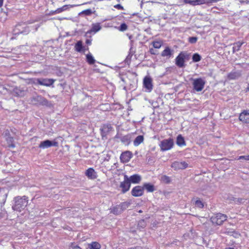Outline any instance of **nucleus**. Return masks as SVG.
Instances as JSON below:
<instances>
[{
    "instance_id": "obj_39",
    "label": "nucleus",
    "mask_w": 249,
    "mask_h": 249,
    "mask_svg": "<svg viewBox=\"0 0 249 249\" xmlns=\"http://www.w3.org/2000/svg\"><path fill=\"white\" fill-rule=\"evenodd\" d=\"M70 249H82L79 246L74 243H71L70 246Z\"/></svg>"
},
{
    "instance_id": "obj_38",
    "label": "nucleus",
    "mask_w": 249,
    "mask_h": 249,
    "mask_svg": "<svg viewBox=\"0 0 249 249\" xmlns=\"http://www.w3.org/2000/svg\"><path fill=\"white\" fill-rule=\"evenodd\" d=\"M92 14L91 10L90 9H86L82 11L80 14H84L87 16L90 15Z\"/></svg>"
},
{
    "instance_id": "obj_32",
    "label": "nucleus",
    "mask_w": 249,
    "mask_h": 249,
    "mask_svg": "<svg viewBox=\"0 0 249 249\" xmlns=\"http://www.w3.org/2000/svg\"><path fill=\"white\" fill-rule=\"evenodd\" d=\"M201 56L197 53H195L193 55L192 59L194 62H199L201 60Z\"/></svg>"
},
{
    "instance_id": "obj_37",
    "label": "nucleus",
    "mask_w": 249,
    "mask_h": 249,
    "mask_svg": "<svg viewBox=\"0 0 249 249\" xmlns=\"http://www.w3.org/2000/svg\"><path fill=\"white\" fill-rule=\"evenodd\" d=\"M198 38L196 36L190 37L188 38V41L191 44H195L197 41Z\"/></svg>"
},
{
    "instance_id": "obj_28",
    "label": "nucleus",
    "mask_w": 249,
    "mask_h": 249,
    "mask_svg": "<svg viewBox=\"0 0 249 249\" xmlns=\"http://www.w3.org/2000/svg\"><path fill=\"white\" fill-rule=\"evenodd\" d=\"M88 247L90 249H100L101 248L100 244L95 241L89 244Z\"/></svg>"
},
{
    "instance_id": "obj_5",
    "label": "nucleus",
    "mask_w": 249,
    "mask_h": 249,
    "mask_svg": "<svg viewBox=\"0 0 249 249\" xmlns=\"http://www.w3.org/2000/svg\"><path fill=\"white\" fill-rule=\"evenodd\" d=\"M174 145V140L172 138L161 141L159 146L161 151H166L171 149Z\"/></svg>"
},
{
    "instance_id": "obj_33",
    "label": "nucleus",
    "mask_w": 249,
    "mask_h": 249,
    "mask_svg": "<svg viewBox=\"0 0 249 249\" xmlns=\"http://www.w3.org/2000/svg\"><path fill=\"white\" fill-rule=\"evenodd\" d=\"M194 204L196 207L198 208H203L204 207L203 202L199 199L195 200Z\"/></svg>"
},
{
    "instance_id": "obj_15",
    "label": "nucleus",
    "mask_w": 249,
    "mask_h": 249,
    "mask_svg": "<svg viewBox=\"0 0 249 249\" xmlns=\"http://www.w3.org/2000/svg\"><path fill=\"white\" fill-rule=\"evenodd\" d=\"M132 157V153L131 152L126 151L123 152L120 155V160L122 162H128Z\"/></svg>"
},
{
    "instance_id": "obj_21",
    "label": "nucleus",
    "mask_w": 249,
    "mask_h": 249,
    "mask_svg": "<svg viewBox=\"0 0 249 249\" xmlns=\"http://www.w3.org/2000/svg\"><path fill=\"white\" fill-rule=\"evenodd\" d=\"M143 190L145 189L147 192L152 193L155 191V186L150 183H145L143 184Z\"/></svg>"
},
{
    "instance_id": "obj_25",
    "label": "nucleus",
    "mask_w": 249,
    "mask_h": 249,
    "mask_svg": "<svg viewBox=\"0 0 249 249\" xmlns=\"http://www.w3.org/2000/svg\"><path fill=\"white\" fill-rule=\"evenodd\" d=\"M240 74L236 71H231L228 74L227 78L229 80H234L240 76Z\"/></svg>"
},
{
    "instance_id": "obj_10",
    "label": "nucleus",
    "mask_w": 249,
    "mask_h": 249,
    "mask_svg": "<svg viewBox=\"0 0 249 249\" xmlns=\"http://www.w3.org/2000/svg\"><path fill=\"white\" fill-rule=\"evenodd\" d=\"M131 194L134 197L141 196L144 194L143 187L140 185L136 186L132 189Z\"/></svg>"
},
{
    "instance_id": "obj_4",
    "label": "nucleus",
    "mask_w": 249,
    "mask_h": 249,
    "mask_svg": "<svg viewBox=\"0 0 249 249\" xmlns=\"http://www.w3.org/2000/svg\"><path fill=\"white\" fill-rule=\"evenodd\" d=\"M29 32V28L25 23L17 24L13 29V34L15 35L21 34H27Z\"/></svg>"
},
{
    "instance_id": "obj_48",
    "label": "nucleus",
    "mask_w": 249,
    "mask_h": 249,
    "mask_svg": "<svg viewBox=\"0 0 249 249\" xmlns=\"http://www.w3.org/2000/svg\"><path fill=\"white\" fill-rule=\"evenodd\" d=\"M88 2H85L84 3H83L82 4H87Z\"/></svg>"
},
{
    "instance_id": "obj_41",
    "label": "nucleus",
    "mask_w": 249,
    "mask_h": 249,
    "mask_svg": "<svg viewBox=\"0 0 249 249\" xmlns=\"http://www.w3.org/2000/svg\"><path fill=\"white\" fill-rule=\"evenodd\" d=\"M237 160H249V155L239 156Z\"/></svg>"
},
{
    "instance_id": "obj_1",
    "label": "nucleus",
    "mask_w": 249,
    "mask_h": 249,
    "mask_svg": "<svg viewBox=\"0 0 249 249\" xmlns=\"http://www.w3.org/2000/svg\"><path fill=\"white\" fill-rule=\"evenodd\" d=\"M15 204L13 207V208L15 211L20 212L28 205V197L25 196L22 197L17 196L15 197Z\"/></svg>"
},
{
    "instance_id": "obj_6",
    "label": "nucleus",
    "mask_w": 249,
    "mask_h": 249,
    "mask_svg": "<svg viewBox=\"0 0 249 249\" xmlns=\"http://www.w3.org/2000/svg\"><path fill=\"white\" fill-rule=\"evenodd\" d=\"M192 80L193 89L197 92L202 91L206 83L205 80L202 78H197Z\"/></svg>"
},
{
    "instance_id": "obj_47",
    "label": "nucleus",
    "mask_w": 249,
    "mask_h": 249,
    "mask_svg": "<svg viewBox=\"0 0 249 249\" xmlns=\"http://www.w3.org/2000/svg\"><path fill=\"white\" fill-rule=\"evenodd\" d=\"M142 210H140V211H139V213H142Z\"/></svg>"
},
{
    "instance_id": "obj_9",
    "label": "nucleus",
    "mask_w": 249,
    "mask_h": 249,
    "mask_svg": "<svg viewBox=\"0 0 249 249\" xmlns=\"http://www.w3.org/2000/svg\"><path fill=\"white\" fill-rule=\"evenodd\" d=\"M238 119L244 124H249V110L244 109L239 114Z\"/></svg>"
},
{
    "instance_id": "obj_45",
    "label": "nucleus",
    "mask_w": 249,
    "mask_h": 249,
    "mask_svg": "<svg viewBox=\"0 0 249 249\" xmlns=\"http://www.w3.org/2000/svg\"><path fill=\"white\" fill-rule=\"evenodd\" d=\"M3 0H0V7H1L3 5Z\"/></svg>"
},
{
    "instance_id": "obj_29",
    "label": "nucleus",
    "mask_w": 249,
    "mask_h": 249,
    "mask_svg": "<svg viewBox=\"0 0 249 249\" xmlns=\"http://www.w3.org/2000/svg\"><path fill=\"white\" fill-rule=\"evenodd\" d=\"M84 47L83 46L82 41L79 40L75 44L74 46V49L77 52H81L83 51Z\"/></svg>"
},
{
    "instance_id": "obj_19",
    "label": "nucleus",
    "mask_w": 249,
    "mask_h": 249,
    "mask_svg": "<svg viewBox=\"0 0 249 249\" xmlns=\"http://www.w3.org/2000/svg\"><path fill=\"white\" fill-rule=\"evenodd\" d=\"M81 5V4L73 5H63L62 7H60V8H57V9H56L54 11H52L51 14L52 15L59 14V13H60L62 12L63 11H64L67 10L68 9L69 7H73L74 6H79V5Z\"/></svg>"
},
{
    "instance_id": "obj_17",
    "label": "nucleus",
    "mask_w": 249,
    "mask_h": 249,
    "mask_svg": "<svg viewBox=\"0 0 249 249\" xmlns=\"http://www.w3.org/2000/svg\"><path fill=\"white\" fill-rule=\"evenodd\" d=\"M174 51L169 47H166L161 53V56L169 59L173 54Z\"/></svg>"
},
{
    "instance_id": "obj_12",
    "label": "nucleus",
    "mask_w": 249,
    "mask_h": 249,
    "mask_svg": "<svg viewBox=\"0 0 249 249\" xmlns=\"http://www.w3.org/2000/svg\"><path fill=\"white\" fill-rule=\"evenodd\" d=\"M171 167L176 170H183L188 167V164L184 161H176L172 164Z\"/></svg>"
},
{
    "instance_id": "obj_16",
    "label": "nucleus",
    "mask_w": 249,
    "mask_h": 249,
    "mask_svg": "<svg viewBox=\"0 0 249 249\" xmlns=\"http://www.w3.org/2000/svg\"><path fill=\"white\" fill-rule=\"evenodd\" d=\"M85 175L91 179H96L97 177V173L93 168H88L85 172Z\"/></svg>"
},
{
    "instance_id": "obj_22",
    "label": "nucleus",
    "mask_w": 249,
    "mask_h": 249,
    "mask_svg": "<svg viewBox=\"0 0 249 249\" xmlns=\"http://www.w3.org/2000/svg\"><path fill=\"white\" fill-rule=\"evenodd\" d=\"M176 143L178 146L180 147L186 145V142L184 139L180 134L177 136Z\"/></svg>"
},
{
    "instance_id": "obj_35",
    "label": "nucleus",
    "mask_w": 249,
    "mask_h": 249,
    "mask_svg": "<svg viewBox=\"0 0 249 249\" xmlns=\"http://www.w3.org/2000/svg\"><path fill=\"white\" fill-rule=\"evenodd\" d=\"M108 125H104L103 127L100 129L102 136H105L106 135V132L108 130Z\"/></svg>"
},
{
    "instance_id": "obj_34",
    "label": "nucleus",
    "mask_w": 249,
    "mask_h": 249,
    "mask_svg": "<svg viewBox=\"0 0 249 249\" xmlns=\"http://www.w3.org/2000/svg\"><path fill=\"white\" fill-rule=\"evenodd\" d=\"M161 181L165 183L168 184L171 182V179L170 177L166 175H163L161 177Z\"/></svg>"
},
{
    "instance_id": "obj_20",
    "label": "nucleus",
    "mask_w": 249,
    "mask_h": 249,
    "mask_svg": "<svg viewBox=\"0 0 249 249\" xmlns=\"http://www.w3.org/2000/svg\"><path fill=\"white\" fill-rule=\"evenodd\" d=\"M7 137L6 138V141L8 145V147L9 148H14L15 147V144L14 143V138L13 137L11 136L9 131H8V133H5Z\"/></svg>"
},
{
    "instance_id": "obj_7",
    "label": "nucleus",
    "mask_w": 249,
    "mask_h": 249,
    "mask_svg": "<svg viewBox=\"0 0 249 249\" xmlns=\"http://www.w3.org/2000/svg\"><path fill=\"white\" fill-rule=\"evenodd\" d=\"M129 182L128 179V176L126 175H124V179L123 181L120 182L119 185L122 194H125L129 190L131 187V184Z\"/></svg>"
},
{
    "instance_id": "obj_3",
    "label": "nucleus",
    "mask_w": 249,
    "mask_h": 249,
    "mask_svg": "<svg viewBox=\"0 0 249 249\" xmlns=\"http://www.w3.org/2000/svg\"><path fill=\"white\" fill-rule=\"evenodd\" d=\"M227 216L226 214L217 213L213 214L210 220L213 224L215 225H221L227 220Z\"/></svg>"
},
{
    "instance_id": "obj_13",
    "label": "nucleus",
    "mask_w": 249,
    "mask_h": 249,
    "mask_svg": "<svg viewBox=\"0 0 249 249\" xmlns=\"http://www.w3.org/2000/svg\"><path fill=\"white\" fill-rule=\"evenodd\" d=\"M58 143L57 142L55 141L52 142L49 140H47L41 142L39 145V147L40 148L44 149L50 147L52 146H58Z\"/></svg>"
},
{
    "instance_id": "obj_8",
    "label": "nucleus",
    "mask_w": 249,
    "mask_h": 249,
    "mask_svg": "<svg viewBox=\"0 0 249 249\" xmlns=\"http://www.w3.org/2000/svg\"><path fill=\"white\" fill-rule=\"evenodd\" d=\"M126 206H127V204L126 202L121 203L119 205L110 208V213L118 215L125 209Z\"/></svg>"
},
{
    "instance_id": "obj_40",
    "label": "nucleus",
    "mask_w": 249,
    "mask_h": 249,
    "mask_svg": "<svg viewBox=\"0 0 249 249\" xmlns=\"http://www.w3.org/2000/svg\"><path fill=\"white\" fill-rule=\"evenodd\" d=\"M218 1V0H204V2L203 4H210L212 3L216 2Z\"/></svg>"
},
{
    "instance_id": "obj_27",
    "label": "nucleus",
    "mask_w": 249,
    "mask_h": 249,
    "mask_svg": "<svg viewBox=\"0 0 249 249\" xmlns=\"http://www.w3.org/2000/svg\"><path fill=\"white\" fill-rule=\"evenodd\" d=\"M143 136L142 135H139L135 138L133 142V144L135 146H138L143 142Z\"/></svg>"
},
{
    "instance_id": "obj_42",
    "label": "nucleus",
    "mask_w": 249,
    "mask_h": 249,
    "mask_svg": "<svg viewBox=\"0 0 249 249\" xmlns=\"http://www.w3.org/2000/svg\"><path fill=\"white\" fill-rule=\"evenodd\" d=\"M114 7L117 9H119V10H124V7L120 4H117L115 5L114 6Z\"/></svg>"
},
{
    "instance_id": "obj_43",
    "label": "nucleus",
    "mask_w": 249,
    "mask_h": 249,
    "mask_svg": "<svg viewBox=\"0 0 249 249\" xmlns=\"http://www.w3.org/2000/svg\"><path fill=\"white\" fill-rule=\"evenodd\" d=\"M149 53L151 54H156V53L155 52V51L153 48H150Z\"/></svg>"
},
{
    "instance_id": "obj_23",
    "label": "nucleus",
    "mask_w": 249,
    "mask_h": 249,
    "mask_svg": "<svg viewBox=\"0 0 249 249\" xmlns=\"http://www.w3.org/2000/svg\"><path fill=\"white\" fill-rule=\"evenodd\" d=\"M186 3H189L191 5L195 6L203 4L204 0H184Z\"/></svg>"
},
{
    "instance_id": "obj_46",
    "label": "nucleus",
    "mask_w": 249,
    "mask_h": 249,
    "mask_svg": "<svg viewBox=\"0 0 249 249\" xmlns=\"http://www.w3.org/2000/svg\"><path fill=\"white\" fill-rule=\"evenodd\" d=\"M244 2V1H242V0H241V1H240V2H241V3H243V2ZM245 2L246 3H249V0L245 1Z\"/></svg>"
},
{
    "instance_id": "obj_26",
    "label": "nucleus",
    "mask_w": 249,
    "mask_h": 249,
    "mask_svg": "<svg viewBox=\"0 0 249 249\" xmlns=\"http://www.w3.org/2000/svg\"><path fill=\"white\" fill-rule=\"evenodd\" d=\"M101 29V27L99 23H96L92 24V27L90 30H89L88 33H91L92 32L96 33Z\"/></svg>"
},
{
    "instance_id": "obj_2",
    "label": "nucleus",
    "mask_w": 249,
    "mask_h": 249,
    "mask_svg": "<svg viewBox=\"0 0 249 249\" xmlns=\"http://www.w3.org/2000/svg\"><path fill=\"white\" fill-rule=\"evenodd\" d=\"M189 59V54L186 52H181L175 58V64L179 68L185 66L186 60Z\"/></svg>"
},
{
    "instance_id": "obj_18",
    "label": "nucleus",
    "mask_w": 249,
    "mask_h": 249,
    "mask_svg": "<svg viewBox=\"0 0 249 249\" xmlns=\"http://www.w3.org/2000/svg\"><path fill=\"white\" fill-rule=\"evenodd\" d=\"M128 179L130 184H138L141 182L142 177L138 174H134L130 177H128Z\"/></svg>"
},
{
    "instance_id": "obj_24",
    "label": "nucleus",
    "mask_w": 249,
    "mask_h": 249,
    "mask_svg": "<svg viewBox=\"0 0 249 249\" xmlns=\"http://www.w3.org/2000/svg\"><path fill=\"white\" fill-rule=\"evenodd\" d=\"M244 43L243 41H238L233 44L232 52L235 53L240 50L241 47Z\"/></svg>"
},
{
    "instance_id": "obj_36",
    "label": "nucleus",
    "mask_w": 249,
    "mask_h": 249,
    "mask_svg": "<svg viewBox=\"0 0 249 249\" xmlns=\"http://www.w3.org/2000/svg\"><path fill=\"white\" fill-rule=\"evenodd\" d=\"M127 25L125 23H123L121 24L120 27H119L118 30L120 31L124 32L126 31L127 29Z\"/></svg>"
},
{
    "instance_id": "obj_31",
    "label": "nucleus",
    "mask_w": 249,
    "mask_h": 249,
    "mask_svg": "<svg viewBox=\"0 0 249 249\" xmlns=\"http://www.w3.org/2000/svg\"><path fill=\"white\" fill-rule=\"evenodd\" d=\"M151 44H152L154 48L160 49L161 47V46L163 44V42L160 40H154L152 42Z\"/></svg>"
},
{
    "instance_id": "obj_14",
    "label": "nucleus",
    "mask_w": 249,
    "mask_h": 249,
    "mask_svg": "<svg viewBox=\"0 0 249 249\" xmlns=\"http://www.w3.org/2000/svg\"><path fill=\"white\" fill-rule=\"evenodd\" d=\"M36 81L37 83L40 85L49 87L53 84L55 80L48 78H37Z\"/></svg>"
},
{
    "instance_id": "obj_11",
    "label": "nucleus",
    "mask_w": 249,
    "mask_h": 249,
    "mask_svg": "<svg viewBox=\"0 0 249 249\" xmlns=\"http://www.w3.org/2000/svg\"><path fill=\"white\" fill-rule=\"evenodd\" d=\"M143 87L148 92H151L153 89L152 79L150 76H145L143 81Z\"/></svg>"
},
{
    "instance_id": "obj_44",
    "label": "nucleus",
    "mask_w": 249,
    "mask_h": 249,
    "mask_svg": "<svg viewBox=\"0 0 249 249\" xmlns=\"http://www.w3.org/2000/svg\"><path fill=\"white\" fill-rule=\"evenodd\" d=\"M86 43L88 44V45H91V40H89V39H87L86 41Z\"/></svg>"
},
{
    "instance_id": "obj_30",
    "label": "nucleus",
    "mask_w": 249,
    "mask_h": 249,
    "mask_svg": "<svg viewBox=\"0 0 249 249\" xmlns=\"http://www.w3.org/2000/svg\"><path fill=\"white\" fill-rule=\"evenodd\" d=\"M86 61L89 65H92L95 62V60L90 53L86 55Z\"/></svg>"
}]
</instances>
